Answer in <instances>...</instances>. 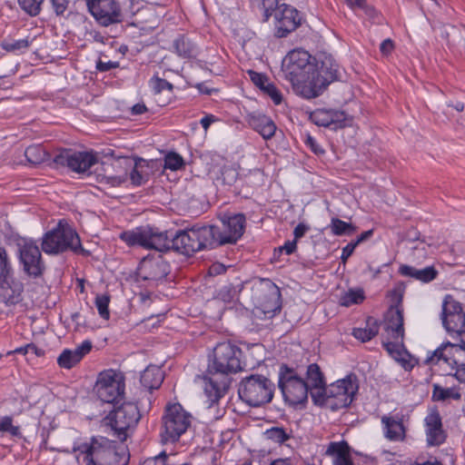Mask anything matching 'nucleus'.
<instances>
[{
    "label": "nucleus",
    "mask_w": 465,
    "mask_h": 465,
    "mask_svg": "<svg viewBox=\"0 0 465 465\" xmlns=\"http://www.w3.org/2000/svg\"><path fill=\"white\" fill-rule=\"evenodd\" d=\"M215 233L218 231L213 224H195L183 230H161L147 224L124 231L119 238L129 247L140 246L161 253L173 251L191 257L198 252L218 248Z\"/></svg>",
    "instance_id": "f257e3e1"
},
{
    "label": "nucleus",
    "mask_w": 465,
    "mask_h": 465,
    "mask_svg": "<svg viewBox=\"0 0 465 465\" xmlns=\"http://www.w3.org/2000/svg\"><path fill=\"white\" fill-rule=\"evenodd\" d=\"M242 355L241 348L229 341L219 342L214 347L203 378L204 393L210 406L217 403L229 389L231 380L228 376L242 370Z\"/></svg>",
    "instance_id": "f03ea898"
},
{
    "label": "nucleus",
    "mask_w": 465,
    "mask_h": 465,
    "mask_svg": "<svg viewBox=\"0 0 465 465\" xmlns=\"http://www.w3.org/2000/svg\"><path fill=\"white\" fill-rule=\"evenodd\" d=\"M74 452L84 455L85 465H127L130 455L115 440L93 436L89 442L74 447Z\"/></svg>",
    "instance_id": "7ed1b4c3"
},
{
    "label": "nucleus",
    "mask_w": 465,
    "mask_h": 465,
    "mask_svg": "<svg viewBox=\"0 0 465 465\" xmlns=\"http://www.w3.org/2000/svg\"><path fill=\"white\" fill-rule=\"evenodd\" d=\"M359 390L357 376L353 373L328 386L322 393H312L314 405L325 407L332 411L348 408Z\"/></svg>",
    "instance_id": "20e7f679"
},
{
    "label": "nucleus",
    "mask_w": 465,
    "mask_h": 465,
    "mask_svg": "<svg viewBox=\"0 0 465 465\" xmlns=\"http://www.w3.org/2000/svg\"><path fill=\"white\" fill-rule=\"evenodd\" d=\"M313 70L308 83L309 88H302V98L320 96L333 82L341 79V67L331 54L322 53L313 57Z\"/></svg>",
    "instance_id": "39448f33"
},
{
    "label": "nucleus",
    "mask_w": 465,
    "mask_h": 465,
    "mask_svg": "<svg viewBox=\"0 0 465 465\" xmlns=\"http://www.w3.org/2000/svg\"><path fill=\"white\" fill-rule=\"evenodd\" d=\"M313 64V57L303 49L292 50L282 60V71L284 77L292 84L294 93L301 97V90L303 87L309 88L307 81L311 78Z\"/></svg>",
    "instance_id": "423d86ee"
},
{
    "label": "nucleus",
    "mask_w": 465,
    "mask_h": 465,
    "mask_svg": "<svg viewBox=\"0 0 465 465\" xmlns=\"http://www.w3.org/2000/svg\"><path fill=\"white\" fill-rule=\"evenodd\" d=\"M41 246L47 254H59L71 251L83 256L90 255V252L82 246L76 231L69 225H64L61 221L56 227L45 233Z\"/></svg>",
    "instance_id": "0eeeda50"
},
{
    "label": "nucleus",
    "mask_w": 465,
    "mask_h": 465,
    "mask_svg": "<svg viewBox=\"0 0 465 465\" xmlns=\"http://www.w3.org/2000/svg\"><path fill=\"white\" fill-rule=\"evenodd\" d=\"M278 387L284 401L292 407L304 408L308 401L310 387L294 368L281 364L279 369Z\"/></svg>",
    "instance_id": "6e6552de"
},
{
    "label": "nucleus",
    "mask_w": 465,
    "mask_h": 465,
    "mask_svg": "<svg viewBox=\"0 0 465 465\" xmlns=\"http://www.w3.org/2000/svg\"><path fill=\"white\" fill-rule=\"evenodd\" d=\"M192 415L180 403L167 404L162 417L160 440L163 444L177 442L190 428Z\"/></svg>",
    "instance_id": "1a4fd4ad"
},
{
    "label": "nucleus",
    "mask_w": 465,
    "mask_h": 465,
    "mask_svg": "<svg viewBox=\"0 0 465 465\" xmlns=\"http://www.w3.org/2000/svg\"><path fill=\"white\" fill-rule=\"evenodd\" d=\"M142 415L136 403L124 401L121 405L114 404L113 410L105 417L106 424L114 430L116 438L124 441L136 428Z\"/></svg>",
    "instance_id": "9d476101"
},
{
    "label": "nucleus",
    "mask_w": 465,
    "mask_h": 465,
    "mask_svg": "<svg viewBox=\"0 0 465 465\" xmlns=\"http://www.w3.org/2000/svg\"><path fill=\"white\" fill-rule=\"evenodd\" d=\"M275 384L261 374H252L243 378L238 388L240 399L252 407H260L272 401Z\"/></svg>",
    "instance_id": "9b49d317"
},
{
    "label": "nucleus",
    "mask_w": 465,
    "mask_h": 465,
    "mask_svg": "<svg viewBox=\"0 0 465 465\" xmlns=\"http://www.w3.org/2000/svg\"><path fill=\"white\" fill-rule=\"evenodd\" d=\"M15 242L18 262L23 272L34 279L41 277L45 270V265L36 242L33 239L21 236H17Z\"/></svg>",
    "instance_id": "f8f14e48"
},
{
    "label": "nucleus",
    "mask_w": 465,
    "mask_h": 465,
    "mask_svg": "<svg viewBox=\"0 0 465 465\" xmlns=\"http://www.w3.org/2000/svg\"><path fill=\"white\" fill-rule=\"evenodd\" d=\"M124 377L114 370H105L99 373L94 391L98 399L112 405L118 404L124 395Z\"/></svg>",
    "instance_id": "ddd939ff"
},
{
    "label": "nucleus",
    "mask_w": 465,
    "mask_h": 465,
    "mask_svg": "<svg viewBox=\"0 0 465 465\" xmlns=\"http://www.w3.org/2000/svg\"><path fill=\"white\" fill-rule=\"evenodd\" d=\"M440 319L451 338L465 343V312L462 304L450 294L443 299Z\"/></svg>",
    "instance_id": "4468645a"
},
{
    "label": "nucleus",
    "mask_w": 465,
    "mask_h": 465,
    "mask_svg": "<svg viewBox=\"0 0 465 465\" xmlns=\"http://www.w3.org/2000/svg\"><path fill=\"white\" fill-rule=\"evenodd\" d=\"M13 269L4 247H0V302L15 305L21 300L23 285L13 279Z\"/></svg>",
    "instance_id": "2eb2a0df"
},
{
    "label": "nucleus",
    "mask_w": 465,
    "mask_h": 465,
    "mask_svg": "<svg viewBox=\"0 0 465 465\" xmlns=\"http://www.w3.org/2000/svg\"><path fill=\"white\" fill-rule=\"evenodd\" d=\"M53 162L56 168L67 167L72 172L86 173L98 159L92 152L63 149L54 154Z\"/></svg>",
    "instance_id": "dca6fc26"
},
{
    "label": "nucleus",
    "mask_w": 465,
    "mask_h": 465,
    "mask_svg": "<svg viewBox=\"0 0 465 465\" xmlns=\"http://www.w3.org/2000/svg\"><path fill=\"white\" fill-rule=\"evenodd\" d=\"M222 226H216L215 233L217 246L235 244L243 235L246 218L243 213H224L221 218Z\"/></svg>",
    "instance_id": "f3484780"
},
{
    "label": "nucleus",
    "mask_w": 465,
    "mask_h": 465,
    "mask_svg": "<svg viewBox=\"0 0 465 465\" xmlns=\"http://www.w3.org/2000/svg\"><path fill=\"white\" fill-rule=\"evenodd\" d=\"M90 14L103 26L124 21V15L117 0H86Z\"/></svg>",
    "instance_id": "a211bd4d"
},
{
    "label": "nucleus",
    "mask_w": 465,
    "mask_h": 465,
    "mask_svg": "<svg viewBox=\"0 0 465 465\" xmlns=\"http://www.w3.org/2000/svg\"><path fill=\"white\" fill-rule=\"evenodd\" d=\"M443 342L438 347L431 355L425 360L426 364H437L443 361L451 367L452 370L460 369L465 366V343L460 342Z\"/></svg>",
    "instance_id": "6ab92c4d"
},
{
    "label": "nucleus",
    "mask_w": 465,
    "mask_h": 465,
    "mask_svg": "<svg viewBox=\"0 0 465 465\" xmlns=\"http://www.w3.org/2000/svg\"><path fill=\"white\" fill-rule=\"evenodd\" d=\"M170 264L162 254H149L140 262L137 277L142 281L157 282L163 280L170 273Z\"/></svg>",
    "instance_id": "aec40b11"
},
{
    "label": "nucleus",
    "mask_w": 465,
    "mask_h": 465,
    "mask_svg": "<svg viewBox=\"0 0 465 465\" xmlns=\"http://www.w3.org/2000/svg\"><path fill=\"white\" fill-rule=\"evenodd\" d=\"M275 36L278 38L286 37L301 25V17L296 8L282 4L275 12Z\"/></svg>",
    "instance_id": "412c9836"
},
{
    "label": "nucleus",
    "mask_w": 465,
    "mask_h": 465,
    "mask_svg": "<svg viewBox=\"0 0 465 465\" xmlns=\"http://www.w3.org/2000/svg\"><path fill=\"white\" fill-rule=\"evenodd\" d=\"M426 427V440L429 446H440L447 438L446 431L442 427V420L440 412L435 410L424 420Z\"/></svg>",
    "instance_id": "4be33fe9"
},
{
    "label": "nucleus",
    "mask_w": 465,
    "mask_h": 465,
    "mask_svg": "<svg viewBox=\"0 0 465 465\" xmlns=\"http://www.w3.org/2000/svg\"><path fill=\"white\" fill-rule=\"evenodd\" d=\"M384 331L391 340H404L403 308L389 307L384 315Z\"/></svg>",
    "instance_id": "5701e85b"
},
{
    "label": "nucleus",
    "mask_w": 465,
    "mask_h": 465,
    "mask_svg": "<svg viewBox=\"0 0 465 465\" xmlns=\"http://www.w3.org/2000/svg\"><path fill=\"white\" fill-rule=\"evenodd\" d=\"M323 455L331 458L333 465H354L351 448L346 440L330 441L325 446Z\"/></svg>",
    "instance_id": "b1692460"
},
{
    "label": "nucleus",
    "mask_w": 465,
    "mask_h": 465,
    "mask_svg": "<svg viewBox=\"0 0 465 465\" xmlns=\"http://www.w3.org/2000/svg\"><path fill=\"white\" fill-rule=\"evenodd\" d=\"M92 347L91 341L85 340L74 350L64 349L57 358L58 366L62 369H72L91 351Z\"/></svg>",
    "instance_id": "393cba45"
},
{
    "label": "nucleus",
    "mask_w": 465,
    "mask_h": 465,
    "mask_svg": "<svg viewBox=\"0 0 465 465\" xmlns=\"http://www.w3.org/2000/svg\"><path fill=\"white\" fill-rule=\"evenodd\" d=\"M403 415L396 413L391 416L381 417L383 432L386 439L391 441H402L406 437V428L403 424Z\"/></svg>",
    "instance_id": "a878e982"
},
{
    "label": "nucleus",
    "mask_w": 465,
    "mask_h": 465,
    "mask_svg": "<svg viewBox=\"0 0 465 465\" xmlns=\"http://www.w3.org/2000/svg\"><path fill=\"white\" fill-rule=\"evenodd\" d=\"M247 123L252 129L260 134L265 140L272 139L277 129L271 117L260 113L249 114Z\"/></svg>",
    "instance_id": "bb28decb"
},
{
    "label": "nucleus",
    "mask_w": 465,
    "mask_h": 465,
    "mask_svg": "<svg viewBox=\"0 0 465 465\" xmlns=\"http://www.w3.org/2000/svg\"><path fill=\"white\" fill-rule=\"evenodd\" d=\"M381 345L390 356L401 363L405 371H411L413 369L414 363L411 359V354L405 349L403 340L382 341Z\"/></svg>",
    "instance_id": "cd10ccee"
},
{
    "label": "nucleus",
    "mask_w": 465,
    "mask_h": 465,
    "mask_svg": "<svg viewBox=\"0 0 465 465\" xmlns=\"http://www.w3.org/2000/svg\"><path fill=\"white\" fill-rule=\"evenodd\" d=\"M172 48L180 58L188 60L196 58L201 53L199 45L184 34H180L173 39Z\"/></svg>",
    "instance_id": "c85d7f7f"
},
{
    "label": "nucleus",
    "mask_w": 465,
    "mask_h": 465,
    "mask_svg": "<svg viewBox=\"0 0 465 465\" xmlns=\"http://www.w3.org/2000/svg\"><path fill=\"white\" fill-rule=\"evenodd\" d=\"M399 272L402 276L413 278L421 282L428 283L435 280L439 272L433 266H427L423 269H417L413 266L402 264L399 268Z\"/></svg>",
    "instance_id": "c756f323"
},
{
    "label": "nucleus",
    "mask_w": 465,
    "mask_h": 465,
    "mask_svg": "<svg viewBox=\"0 0 465 465\" xmlns=\"http://www.w3.org/2000/svg\"><path fill=\"white\" fill-rule=\"evenodd\" d=\"M305 382L310 387L311 395L314 391L322 393L327 388L324 374L317 363L308 365Z\"/></svg>",
    "instance_id": "7c9ffc66"
},
{
    "label": "nucleus",
    "mask_w": 465,
    "mask_h": 465,
    "mask_svg": "<svg viewBox=\"0 0 465 465\" xmlns=\"http://www.w3.org/2000/svg\"><path fill=\"white\" fill-rule=\"evenodd\" d=\"M163 381V372L155 365L148 366L141 373L140 382L142 386L149 391L158 389L162 385Z\"/></svg>",
    "instance_id": "2f4dec72"
},
{
    "label": "nucleus",
    "mask_w": 465,
    "mask_h": 465,
    "mask_svg": "<svg viewBox=\"0 0 465 465\" xmlns=\"http://www.w3.org/2000/svg\"><path fill=\"white\" fill-rule=\"evenodd\" d=\"M127 161L130 162V164L133 163V169L130 173V180L133 185L141 186L146 183L150 179V173L147 172L148 162L142 159L137 158L134 160H130L126 158Z\"/></svg>",
    "instance_id": "473e14b6"
},
{
    "label": "nucleus",
    "mask_w": 465,
    "mask_h": 465,
    "mask_svg": "<svg viewBox=\"0 0 465 465\" xmlns=\"http://www.w3.org/2000/svg\"><path fill=\"white\" fill-rule=\"evenodd\" d=\"M366 328H354L352 335L355 339L366 342L371 341L379 332V322L373 317H368Z\"/></svg>",
    "instance_id": "72a5a7b5"
},
{
    "label": "nucleus",
    "mask_w": 465,
    "mask_h": 465,
    "mask_svg": "<svg viewBox=\"0 0 465 465\" xmlns=\"http://www.w3.org/2000/svg\"><path fill=\"white\" fill-rule=\"evenodd\" d=\"M264 436L273 443L282 445L292 438V430L291 429L275 426L266 430Z\"/></svg>",
    "instance_id": "f704fd0d"
},
{
    "label": "nucleus",
    "mask_w": 465,
    "mask_h": 465,
    "mask_svg": "<svg viewBox=\"0 0 465 465\" xmlns=\"http://www.w3.org/2000/svg\"><path fill=\"white\" fill-rule=\"evenodd\" d=\"M461 394L454 388H443L440 384H433L432 396L433 401H446L448 400L459 401Z\"/></svg>",
    "instance_id": "c9c22d12"
},
{
    "label": "nucleus",
    "mask_w": 465,
    "mask_h": 465,
    "mask_svg": "<svg viewBox=\"0 0 465 465\" xmlns=\"http://www.w3.org/2000/svg\"><path fill=\"white\" fill-rule=\"evenodd\" d=\"M329 228L331 229V233L336 236H350L357 230V227L352 223H346L336 217L331 218Z\"/></svg>",
    "instance_id": "e433bc0d"
},
{
    "label": "nucleus",
    "mask_w": 465,
    "mask_h": 465,
    "mask_svg": "<svg viewBox=\"0 0 465 465\" xmlns=\"http://www.w3.org/2000/svg\"><path fill=\"white\" fill-rule=\"evenodd\" d=\"M31 44L32 40H29L28 38L19 40L5 39L1 42L0 46L3 50L8 53H24L29 48Z\"/></svg>",
    "instance_id": "4c0bfd02"
},
{
    "label": "nucleus",
    "mask_w": 465,
    "mask_h": 465,
    "mask_svg": "<svg viewBox=\"0 0 465 465\" xmlns=\"http://www.w3.org/2000/svg\"><path fill=\"white\" fill-rule=\"evenodd\" d=\"M25 156L30 163L36 165L45 161L47 153L40 145H30L25 149Z\"/></svg>",
    "instance_id": "58836bf2"
},
{
    "label": "nucleus",
    "mask_w": 465,
    "mask_h": 465,
    "mask_svg": "<svg viewBox=\"0 0 465 465\" xmlns=\"http://www.w3.org/2000/svg\"><path fill=\"white\" fill-rule=\"evenodd\" d=\"M364 299V292L361 289H350L341 297L340 303L341 306L350 307L362 302Z\"/></svg>",
    "instance_id": "ea45409f"
},
{
    "label": "nucleus",
    "mask_w": 465,
    "mask_h": 465,
    "mask_svg": "<svg viewBox=\"0 0 465 465\" xmlns=\"http://www.w3.org/2000/svg\"><path fill=\"white\" fill-rule=\"evenodd\" d=\"M110 295L107 293L104 294H98L95 297L94 304L98 311L99 315L101 318L104 320H109L110 318V312H109V303H110Z\"/></svg>",
    "instance_id": "a19ab883"
},
{
    "label": "nucleus",
    "mask_w": 465,
    "mask_h": 465,
    "mask_svg": "<svg viewBox=\"0 0 465 465\" xmlns=\"http://www.w3.org/2000/svg\"><path fill=\"white\" fill-rule=\"evenodd\" d=\"M150 84L152 85L154 94L159 95L161 94V93L166 91L168 92L170 96L173 95L174 88L173 84L168 82L167 80L160 78L158 76H153L150 80Z\"/></svg>",
    "instance_id": "79ce46f5"
},
{
    "label": "nucleus",
    "mask_w": 465,
    "mask_h": 465,
    "mask_svg": "<svg viewBox=\"0 0 465 465\" xmlns=\"http://www.w3.org/2000/svg\"><path fill=\"white\" fill-rule=\"evenodd\" d=\"M311 118L318 126L331 127V118L330 117V110L319 108L312 114Z\"/></svg>",
    "instance_id": "37998d69"
},
{
    "label": "nucleus",
    "mask_w": 465,
    "mask_h": 465,
    "mask_svg": "<svg viewBox=\"0 0 465 465\" xmlns=\"http://www.w3.org/2000/svg\"><path fill=\"white\" fill-rule=\"evenodd\" d=\"M45 0H18L19 6L30 16H36Z\"/></svg>",
    "instance_id": "c03bdc74"
},
{
    "label": "nucleus",
    "mask_w": 465,
    "mask_h": 465,
    "mask_svg": "<svg viewBox=\"0 0 465 465\" xmlns=\"http://www.w3.org/2000/svg\"><path fill=\"white\" fill-rule=\"evenodd\" d=\"M184 166L183 157L174 152L168 153L164 157V168L172 171H177Z\"/></svg>",
    "instance_id": "a18cd8bd"
},
{
    "label": "nucleus",
    "mask_w": 465,
    "mask_h": 465,
    "mask_svg": "<svg viewBox=\"0 0 465 465\" xmlns=\"http://www.w3.org/2000/svg\"><path fill=\"white\" fill-rule=\"evenodd\" d=\"M239 173L236 169L232 167H223L221 171V176L218 181H221L223 185L232 186L238 181Z\"/></svg>",
    "instance_id": "49530a36"
},
{
    "label": "nucleus",
    "mask_w": 465,
    "mask_h": 465,
    "mask_svg": "<svg viewBox=\"0 0 465 465\" xmlns=\"http://www.w3.org/2000/svg\"><path fill=\"white\" fill-rule=\"evenodd\" d=\"M236 294L235 287L232 283H228L216 291L214 298L223 302H231Z\"/></svg>",
    "instance_id": "de8ad7c7"
},
{
    "label": "nucleus",
    "mask_w": 465,
    "mask_h": 465,
    "mask_svg": "<svg viewBox=\"0 0 465 465\" xmlns=\"http://www.w3.org/2000/svg\"><path fill=\"white\" fill-rule=\"evenodd\" d=\"M404 287L401 285L394 287L388 292L387 296L391 299V304L390 306H396L397 308L402 307Z\"/></svg>",
    "instance_id": "09e8293b"
},
{
    "label": "nucleus",
    "mask_w": 465,
    "mask_h": 465,
    "mask_svg": "<svg viewBox=\"0 0 465 465\" xmlns=\"http://www.w3.org/2000/svg\"><path fill=\"white\" fill-rule=\"evenodd\" d=\"M262 91L266 94L274 103V104H281L282 102V95L280 90L272 84L268 83Z\"/></svg>",
    "instance_id": "8fccbe9b"
},
{
    "label": "nucleus",
    "mask_w": 465,
    "mask_h": 465,
    "mask_svg": "<svg viewBox=\"0 0 465 465\" xmlns=\"http://www.w3.org/2000/svg\"><path fill=\"white\" fill-rule=\"evenodd\" d=\"M330 117L332 120L331 121V128L332 129L345 127L346 114L344 112L331 109L330 110Z\"/></svg>",
    "instance_id": "3c124183"
},
{
    "label": "nucleus",
    "mask_w": 465,
    "mask_h": 465,
    "mask_svg": "<svg viewBox=\"0 0 465 465\" xmlns=\"http://www.w3.org/2000/svg\"><path fill=\"white\" fill-rule=\"evenodd\" d=\"M248 74L253 84L259 87L261 90L269 83V79L266 74L249 70Z\"/></svg>",
    "instance_id": "603ef678"
},
{
    "label": "nucleus",
    "mask_w": 465,
    "mask_h": 465,
    "mask_svg": "<svg viewBox=\"0 0 465 465\" xmlns=\"http://www.w3.org/2000/svg\"><path fill=\"white\" fill-rule=\"evenodd\" d=\"M57 16H64L70 6V0H49Z\"/></svg>",
    "instance_id": "864d4df0"
},
{
    "label": "nucleus",
    "mask_w": 465,
    "mask_h": 465,
    "mask_svg": "<svg viewBox=\"0 0 465 465\" xmlns=\"http://www.w3.org/2000/svg\"><path fill=\"white\" fill-rule=\"evenodd\" d=\"M304 143L307 147L311 149V151L316 155H322L325 153L324 149L317 143L314 137L311 134H307L304 140Z\"/></svg>",
    "instance_id": "5fc2aeb1"
},
{
    "label": "nucleus",
    "mask_w": 465,
    "mask_h": 465,
    "mask_svg": "<svg viewBox=\"0 0 465 465\" xmlns=\"http://www.w3.org/2000/svg\"><path fill=\"white\" fill-rule=\"evenodd\" d=\"M361 9L373 22H377V23L380 22V18L381 17V15L373 5H368L366 3Z\"/></svg>",
    "instance_id": "6e6d98bb"
},
{
    "label": "nucleus",
    "mask_w": 465,
    "mask_h": 465,
    "mask_svg": "<svg viewBox=\"0 0 465 465\" xmlns=\"http://www.w3.org/2000/svg\"><path fill=\"white\" fill-rule=\"evenodd\" d=\"M142 0H129V5L124 7V15H134L141 8Z\"/></svg>",
    "instance_id": "4d7b16f0"
},
{
    "label": "nucleus",
    "mask_w": 465,
    "mask_h": 465,
    "mask_svg": "<svg viewBox=\"0 0 465 465\" xmlns=\"http://www.w3.org/2000/svg\"><path fill=\"white\" fill-rule=\"evenodd\" d=\"M227 267L221 262H213L208 269L209 276H217L224 273Z\"/></svg>",
    "instance_id": "13d9d810"
},
{
    "label": "nucleus",
    "mask_w": 465,
    "mask_h": 465,
    "mask_svg": "<svg viewBox=\"0 0 465 465\" xmlns=\"http://www.w3.org/2000/svg\"><path fill=\"white\" fill-rule=\"evenodd\" d=\"M117 67H119L118 62H112V61L104 62L102 60H98L96 63V69L99 72H108L111 69H114Z\"/></svg>",
    "instance_id": "bf43d9fd"
},
{
    "label": "nucleus",
    "mask_w": 465,
    "mask_h": 465,
    "mask_svg": "<svg viewBox=\"0 0 465 465\" xmlns=\"http://www.w3.org/2000/svg\"><path fill=\"white\" fill-rule=\"evenodd\" d=\"M309 230H310L309 225H307L303 223H298V225L293 230V236H294L293 240L298 242V240L301 239L302 237H303Z\"/></svg>",
    "instance_id": "052dcab7"
},
{
    "label": "nucleus",
    "mask_w": 465,
    "mask_h": 465,
    "mask_svg": "<svg viewBox=\"0 0 465 465\" xmlns=\"http://www.w3.org/2000/svg\"><path fill=\"white\" fill-rule=\"evenodd\" d=\"M356 247L357 246L352 242H351L342 248L341 260L343 263H345L347 260L351 256Z\"/></svg>",
    "instance_id": "680f3d73"
},
{
    "label": "nucleus",
    "mask_w": 465,
    "mask_h": 465,
    "mask_svg": "<svg viewBox=\"0 0 465 465\" xmlns=\"http://www.w3.org/2000/svg\"><path fill=\"white\" fill-rule=\"evenodd\" d=\"M297 249V242L292 241H287L282 246H280L278 248L279 252H285L286 254L290 255L292 254Z\"/></svg>",
    "instance_id": "e2e57ef3"
},
{
    "label": "nucleus",
    "mask_w": 465,
    "mask_h": 465,
    "mask_svg": "<svg viewBox=\"0 0 465 465\" xmlns=\"http://www.w3.org/2000/svg\"><path fill=\"white\" fill-rule=\"evenodd\" d=\"M394 49V43L391 39L387 38L383 40L380 45V51L382 54L388 55Z\"/></svg>",
    "instance_id": "0e129e2a"
},
{
    "label": "nucleus",
    "mask_w": 465,
    "mask_h": 465,
    "mask_svg": "<svg viewBox=\"0 0 465 465\" xmlns=\"http://www.w3.org/2000/svg\"><path fill=\"white\" fill-rule=\"evenodd\" d=\"M147 107L143 103H138L134 105H133L130 109L131 115L136 116L141 115L147 112Z\"/></svg>",
    "instance_id": "69168bd1"
},
{
    "label": "nucleus",
    "mask_w": 465,
    "mask_h": 465,
    "mask_svg": "<svg viewBox=\"0 0 465 465\" xmlns=\"http://www.w3.org/2000/svg\"><path fill=\"white\" fill-rule=\"evenodd\" d=\"M13 423L11 416H4L0 419V432H6Z\"/></svg>",
    "instance_id": "338daca9"
},
{
    "label": "nucleus",
    "mask_w": 465,
    "mask_h": 465,
    "mask_svg": "<svg viewBox=\"0 0 465 465\" xmlns=\"http://www.w3.org/2000/svg\"><path fill=\"white\" fill-rule=\"evenodd\" d=\"M216 117L213 114H207L204 117H203L200 121V124L202 127L207 131V129L210 127V125L216 121Z\"/></svg>",
    "instance_id": "774afa93"
}]
</instances>
